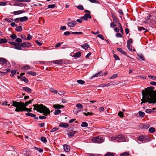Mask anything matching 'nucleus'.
<instances>
[{
    "mask_svg": "<svg viewBox=\"0 0 156 156\" xmlns=\"http://www.w3.org/2000/svg\"><path fill=\"white\" fill-rule=\"evenodd\" d=\"M154 89V87H152L145 88V90H142L143 98L141 104L143 103L147 102L149 103H156V91L153 90Z\"/></svg>",
    "mask_w": 156,
    "mask_h": 156,
    "instance_id": "obj_1",
    "label": "nucleus"
},
{
    "mask_svg": "<svg viewBox=\"0 0 156 156\" xmlns=\"http://www.w3.org/2000/svg\"><path fill=\"white\" fill-rule=\"evenodd\" d=\"M33 106L34 107V110H36L37 112L40 113H44L45 116L50 114V112L49 108L42 104L33 105Z\"/></svg>",
    "mask_w": 156,
    "mask_h": 156,
    "instance_id": "obj_2",
    "label": "nucleus"
},
{
    "mask_svg": "<svg viewBox=\"0 0 156 156\" xmlns=\"http://www.w3.org/2000/svg\"><path fill=\"white\" fill-rule=\"evenodd\" d=\"M33 101V99L30 100L26 102L25 103L21 102H18L17 101H13L12 106L16 107H23L24 106L26 107L29 104H31L32 102V101Z\"/></svg>",
    "mask_w": 156,
    "mask_h": 156,
    "instance_id": "obj_3",
    "label": "nucleus"
},
{
    "mask_svg": "<svg viewBox=\"0 0 156 156\" xmlns=\"http://www.w3.org/2000/svg\"><path fill=\"white\" fill-rule=\"evenodd\" d=\"M112 139L114 141H116L118 142H123L125 141L124 136L121 135H119L115 137H112Z\"/></svg>",
    "mask_w": 156,
    "mask_h": 156,
    "instance_id": "obj_4",
    "label": "nucleus"
},
{
    "mask_svg": "<svg viewBox=\"0 0 156 156\" xmlns=\"http://www.w3.org/2000/svg\"><path fill=\"white\" fill-rule=\"evenodd\" d=\"M138 139L142 143H144L149 141V137L148 136H144L143 135H140L138 137Z\"/></svg>",
    "mask_w": 156,
    "mask_h": 156,
    "instance_id": "obj_5",
    "label": "nucleus"
},
{
    "mask_svg": "<svg viewBox=\"0 0 156 156\" xmlns=\"http://www.w3.org/2000/svg\"><path fill=\"white\" fill-rule=\"evenodd\" d=\"M15 111L17 112L26 111L27 112H31L32 108H28L24 106L23 107H17L15 110Z\"/></svg>",
    "mask_w": 156,
    "mask_h": 156,
    "instance_id": "obj_6",
    "label": "nucleus"
},
{
    "mask_svg": "<svg viewBox=\"0 0 156 156\" xmlns=\"http://www.w3.org/2000/svg\"><path fill=\"white\" fill-rule=\"evenodd\" d=\"M92 141L95 143H101L103 142V139L100 136H98L93 138Z\"/></svg>",
    "mask_w": 156,
    "mask_h": 156,
    "instance_id": "obj_7",
    "label": "nucleus"
},
{
    "mask_svg": "<svg viewBox=\"0 0 156 156\" xmlns=\"http://www.w3.org/2000/svg\"><path fill=\"white\" fill-rule=\"evenodd\" d=\"M22 47H29L31 46V44L30 43L28 42H25L21 43Z\"/></svg>",
    "mask_w": 156,
    "mask_h": 156,
    "instance_id": "obj_8",
    "label": "nucleus"
},
{
    "mask_svg": "<svg viewBox=\"0 0 156 156\" xmlns=\"http://www.w3.org/2000/svg\"><path fill=\"white\" fill-rule=\"evenodd\" d=\"M51 63H53L54 64H61L63 63V61L62 59L53 60L51 61Z\"/></svg>",
    "mask_w": 156,
    "mask_h": 156,
    "instance_id": "obj_9",
    "label": "nucleus"
},
{
    "mask_svg": "<svg viewBox=\"0 0 156 156\" xmlns=\"http://www.w3.org/2000/svg\"><path fill=\"white\" fill-rule=\"evenodd\" d=\"M76 23V22L74 20L68 23V25L71 27H74Z\"/></svg>",
    "mask_w": 156,
    "mask_h": 156,
    "instance_id": "obj_10",
    "label": "nucleus"
},
{
    "mask_svg": "<svg viewBox=\"0 0 156 156\" xmlns=\"http://www.w3.org/2000/svg\"><path fill=\"white\" fill-rule=\"evenodd\" d=\"M91 16L89 14L87 13L84 15V16H83L81 17V18L83 19L84 20H87L88 18L91 19Z\"/></svg>",
    "mask_w": 156,
    "mask_h": 156,
    "instance_id": "obj_11",
    "label": "nucleus"
},
{
    "mask_svg": "<svg viewBox=\"0 0 156 156\" xmlns=\"http://www.w3.org/2000/svg\"><path fill=\"white\" fill-rule=\"evenodd\" d=\"M14 47V48L16 49H17L18 50H22L21 47H22V46H21V43L19 44L16 43Z\"/></svg>",
    "mask_w": 156,
    "mask_h": 156,
    "instance_id": "obj_12",
    "label": "nucleus"
},
{
    "mask_svg": "<svg viewBox=\"0 0 156 156\" xmlns=\"http://www.w3.org/2000/svg\"><path fill=\"white\" fill-rule=\"evenodd\" d=\"M64 149L66 152H68L70 150V147L67 144H65L64 145Z\"/></svg>",
    "mask_w": 156,
    "mask_h": 156,
    "instance_id": "obj_13",
    "label": "nucleus"
},
{
    "mask_svg": "<svg viewBox=\"0 0 156 156\" xmlns=\"http://www.w3.org/2000/svg\"><path fill=\"white\" fill-rule=\"evenodd\" d=\"M7 62V60L6 59L2 58H0V64L4 65Z\"/></svg>",
    "mask_w": 156,
    "mask_h": 156,
    "instance_id": "obj_14",
    "label": "nucleus"
},
{
    "mask_svg": "<svg viewBox=\"0 0 156 156\" xmlns=\"http://www.w3.org/2000/svg\"><path fill=\"white\" fill-rule=\"evenodd\" d=\"M59 126L62 127L67 128L69 127V124L67 123L62 122L60 124Z\"/></svg>",
    "mask_w": 156,
    "mask_h": 156,
    "instance_id": "obj_15",
    "label": "nucleus"
},
{
    "mask_svg": "<svg viewBox=\"0 0 156 156\" xmlns=\"http://www.w3.org/2000/svg\"><path fill=\"white\" fill-rule=\"evenodd\" d=\"M24 11L22 10H18L14 11L13 12V14L15 15H19L24 12Z\"/></svg>",
    "mask_w": 156,
    "mask_h": 156,
    "instance_id": "obj_16",
    "label": "nucleus"
},
{
    "mask_svg": "<svg viewBox=\"0 0 156 156\" xmlns=\"http://www.w3.org/2000/svg\"><path fill=\"white\" fill-rule=\"evenodd\" d=\"M81 52L79 51L77 53L74 54L73 57L74 58H78L81 56Z\"/></svg>",
    "mask_w": 156,
    "mask_h": 156,
    "instance_id": "obj_17",
    "label": "nucleus"
},
{
    "mask_svg": "<svg viewBox=\"0 0 156 156\" xmlns=\"http://www.w3.org/2000/svg\"><path fill=\"white\" fill-rule=\"evenodd\" d=\"M138 30L139 31H142L143 32L145 33L147 32V30L143 27H140L138 28Z\"/></svg>",
    "mask_w": 156,
    "mask_h": 156,
    "instance_id": "obj_18",
    "label": "nucleus"
},
{
    "mask_svg": "<svg viewBox=\"0 0 156 156\" xmlns=\"http://www.w3.org/2000/svg\"><path fill=\"white\" fill-rule=\"evenodd\" d=\"M26 4L23 3H19L18 2H16L13 4V5L16 6H24Z\"/></svg>",
    "mask_w": 156,
    "mask_h": 156,
    "instance_id": "obj_19",
    "label": "nucleus"
},
{
    "mask_svg": "<svg viewBox=\"0 0 156 156\" xmlns=\"http://www.w3.org/2000/svg\"><path fill=\"white\" fill-rule=\"evenodd\" d=\"M81 47L85 50H87V48H90V46L89 44L87 43L84 44L82 45L81 46Z\"/></svg>",
    "mask_w": 156,
    "mask_h": 156,
    "instance_id": "obj_20",
    "label": "nucleus"
},
{
    "mask_svg": "<svg viewBox=\"0 0 156 156\" xmlns=\"http://www.w3.org/2000/svg\"><path fill=\"white\" fill-rule=\"evenodd\" d=\"M28 19V18L27 16H24L20 18V20L21 22H23L27 20Z\"/></svg>",
    "mask_w": 156,
    "mask_h": 156,
    "instance_id": "obj_21",
    "label": "nucleus"
},
{
    "mask_svg": "<svg viewBox=\"0 0 156 156\" xmlns=\"http://www.w3.org/2000/svg\"><path fill=\"white\" fill-rule=\"evenodd\" d=\"M53 107L55 108H64V106L63 105H61L59 104L54 105H53Z\"/></svg>",
    "mask_w": 156,
    "mask_h": 156,
    "instance_id": "obj_22",
    "label": "nucleus"
},
{
    "mask_svg": "<svg viewBox=\"0 0 156 156\" xmlns=\"http://www.w3.org/2000/svg\"><path fill=\"white\" fill-rule=\"evenodd\" d=\"M103 72L102 71H101L98 73H96L93 76V77H97L99 76H100L103 75Z\"/></svg>",
    "mask_w": 156,
    "mask_h": 156,
    "instance_id": "obj_23",
    "label": "nucleus"
},
{
    "mask_svg": "<svg viewBox=\"0 0 156 156\" xmlns=\"http://www.w3.org/2000/svg\"><path fill=\"white\" fill-rule=\"evenodd\" d=\"M76 133V131H72L68 133L67 135L69 136L72 137Z\"/></svg>",
    "mask_w": 156,
    "mask_h": 156,
    "instance_id": "obj_24",
    "label": "nucleus"
},
{
    "mask_svg": "<svg viewBox=\"0 0 156 156\" xmlns=\"http://www.w3.org/2000/svg\"><path fill=\"white\" fill-rule=\"evenodd\" d=\"M117 50L121 53L122 54H124V55H126V52L123 51L122 48H117Z\"/></svg>",
    "mask_w": 156,
    "mask_h": 156,
    "instance_id": "obj_25",
    "label": "nucleus"
},
{
    "mask_svg": "<svg viewBox=\"0 0 156 156\" xmlns=\"http://www.w3.org/2000/svg\"><path fill=\"white\" fill-rule=\"evenodd\" d=\"M23 89L29 93L31 92V90L28 87H23Z\"/></svg>",
    "mask_w": 156,
    "mask_h": 156,
    "instance_id": "obj_26",
    "label": "nucleus"
},
{
    "mask_svg": "<svg viewBox=\"0 0 156 156\" xmlns=\"http://www.w3.org/2000/svg\"><path fill=\"white\" fill-rule=\"evenodd\" d=\"M145 112L147 113L152 114L153 113L154 111L153 110L151 109H147L145 110Z\"/></svg>",
    "mask_w": 156,
    "mask_h": 156,
    "instance_id": "obj_27",
    "label": "nucleus"
},
{
    "mask_svg": "<svg viewBox=\"0 0 156 156\" xmlns=\"http://www.w3.org/2000/svg\"><path fill=\"white\" fill-rule=\"evenodd\" d=\"M26 115L27 116H30L32 117H35L36 116V115L35 114L30 113H27Z\"/></svg>",
    "mask_w": 156,
    "mask_h": 156,
    "instance_id": "obj_28",
    "label": "nucleus"
},
{
    "mask_svg": "<svg viewBox=\"0 0 156 156\" xmlns=\"http://www.w3.org/2000/svg\"><path fill=\"white\" fill-rule=\"evenodd\" d=\"M114 153L110 152H108L105 155V156H114Z\"/></svg>",
    "mask_w": 156,
    "mask_h": 156,
    "instance_id": "obj_29",
    "label": "nucleus"
},
{
    "mask_svg": "<svg viewBox=\"0 0 156 156\" xmlns=\"http://www.w3.org/2000/svg\"><path fill=\"white\" fill-rule=\"evenodd\" d=\"M22 30V28L21 26H19L16 27V30L17 32H20Z\"/></svg>",
    "mask_w": 156,
    "mask_h": 156,
    "instance_id": "obj_30",
    "label": "nucleus"
},
{
    "mask_svg": "<svg viewBox=\"0 0 156 156\" xmlns=\"http://www.w3.org/2000/svg\"><path fill=\"white\" fill-rule=\"evenodd\" d=\"M27 73L34 76H36L37 75L36 73L34 72L33 71H29L27 72Z\"/></svg>",
    "mask_w": 156,
    "mask_h": 156,
    "instance_id": "obj_31",
    "label": "nucleus"
},
{
    "mask_svg": "<svg viewBox=\"0 0 156 156\" xmlns=\"http://www.w3.org/2000/svg\"><path fill=\"white\" fill-rule=\"evenodd\" d=\"M76 106L78 109H82L83 108V106L80 103L77 104Z\"/></svg>",
    "mask_w": 156,
    "mask_h": 156,
    "instance_id": "obj_32",
    "label": "nucleus"
},
{
    "mask_svg": "<svg viewBox=\"0 0 156 156\" xmlns=\"http://www.w3.org/2000/svg\"><path fill=\"white\" fill-rule=\"evenodd\" d=\"M116 23H118V24H119V27L120 29V32L122 34H123V29L122 28V26L119 22H116Z\"/></svg>",
    "mask_w": 156,
    "mask_h": 156,
    "instance_id": "obj_33",
    "label": "nucleus"
},
{
    "mask_svg": "<svg viewBox=\"0 0 156 156\" xmlns=\"http://www.w3.org/2000/svg\"><path fill=\"white\" fill-rule=\"evenodd\" d=\"M129 154L128 152H125L120 154V156H129Z\"/></svg>",
    "mask_w": 156,
    "mask_h": 156,
    "instance_id": "obj_34",
    "label": "nucleus"
},
{
    "mask_svg": "<svg viewBox=\"0 0 156 156\" xmlns=\"http://www.w3.org/2000/svg\"><path fill=\"white\" fill-rule=\"evenodd\" d=\"M7 40L5 39H0V43L2 44L3 43H5L7 42Z\"/></svg>",
    "mask_w": 156,
    "mask_h": 156,
    "instance_id": "obj_35",
    "label": "nucleus"
},
{
    "mask_svg": "<svg viewBox=\"0 0 156 156\" xmlns=\"http://www.w3.org/2000/svg\"><path fill=\"white\" fill-rule=\"evenodd\" d=\"M41 141L44 143H45L47 141L46 139L43 136H42L41 137Z\"/></svg>",
    "mask_w": 156,
    "mask_h": 156,
    "instance_id": "obj_36",
    "label": "nucleus"
},
{
    "mask_svg": "<svg viewBox=\"0 0 156 156\" xmlns=\"http://www.w3.org/2000/svg\"><path fill=\"white\" fill-rule=\"evenodd\" d=\"M7 2H0V6H5L7 5Z\"/></svg>",
    "mask_w": 156,
    "mask_h": 156,
    "instance_id": "obj_37",
    "label": "nucleus"
},
{
    "mask_svg": "<svg viewBox=\"0 0 156 156\" xmlns=\"http://www.w3.org/2000/svg\"><path fill=\"white\" fill-rule=\"evenodd\" d=\"M148 16H147L146 21L145 23H147L149 22L150 20V18L151 17V16L150 14H148Z\"/></svg>",
    "mask_w": 156,
    "mask_h": 156,
    "instance_id": "obj_38",
    "label": "nucleus"
},
{
    "mask_svg": "<svg viewBox=\"0 0 156 156\" xmlns=\"http://www.w3.org/2000/svg\"><path fill=\"white\" fill-rule=\"evenodd\" d=\"M23 69H24L26 70H28L30 69V67L28 66H24L22 67Z\"/></svg>",
    "mask_w": 156,
    "mask_h": 156,
    "instance_id": "obj_39",
    "label": "nucleus"
},
{
    "mask_svg": "<svg viewBox=\"0 0 156 156\" xmlns=\"http://www.w3.org/2000/svg\"><path fill=\"white\" fill-rule=\"evenodd\" d=\"M77 82L78 83H79L80 84H83L85 83V81L84 80H77Z\"/></svg>",
    "mask_w": 156,
    "mask_h": 156,
    "instance_id": "obj_40",
    "label": "nucleus"
},
{
    "mask_svg": "<svg viewBox=\"0 0 156 156\" xmlns=\"http://www.w3.org/2000/svg\"><path fill=\"white\" fill-rule=\"evenodd\" d=\"M127 47L128 48V49L129 51H131L132 50V49L131 47H130V44L129 43V41H127Z\"/></svg>",
    "mask_w": 156,
    "mask_h": 156,
    "instance_id": "obj_41",
    "label": "nucleus"
},
{
    "mask_svg": "<svg viewBox=\"0 0 156 156\" xmlns=\"http://www.w3.org/2000/svg\"><path fill=\"white\" fill-rule=\"evenodd\" d=\"M139 114L140 116L143 117L145 116V113L144 112L142 111H139Z\"/></svg>",
    "mask_w": 156,
    "mask_h": 156,
    "instance_id": "obj_42",
    "label": "nucleus"
},
{
    "mask_svg": "<svg viewBox=\"0 0 156 156\" xmlns=\"http://www.w3.org/2000/svg\"><path fill=\"white\" fill-rule=\"evenodd\" d=\"M81 126L82 127H86L88 126V124L86 122H83L81 124Z\"/></svg>",
    "mask_w": 156,
    "mask_h": 156,
    "instance_id": "obj_43",
    "label": "nucleus"
},
{
    "mask_svg": "<svg viewBox=\"0 0 156 156\" xmlns=\"http://www.w3.org/2000/svg\"><path fill=\"white\" fill-rule=\"evenodd\" d=\"M76 7L79 10H83L84 9L83 7V6L81 5H79L77 6H76Z\"/></svg>",
    "mask_w": 156,
    "mask_h": 156,
    "instance_id": "obj_44",
    "label": "nucleus"
},
{
    "mask_svg": "<svg viewBox=\"0 0 156 156\" xmlns=\"http://www.w3.org/2000/svg\"><path fill=\"white\" fill-rule=\"evenodd\" d=\"M109 85V83H108V84H100L99 86L100 87H108Z\"/></svg>",
    "mask_w": 156,
    "mask_h": 156,
    "instance_id": "obj_45",
    "label": "nucleus"
},
{
    "mask_svg": "<svg viewBox=\"0 0 156 156\" xmlns=\"http://www.w3.org/2000/svg\"><path fill=\"white\" fill-rule=\"evenodd\" d=\"M61 111L59 109H57L55 111V112L54 114L55 115H57L61 113Z\"/></svg>",
    "mask_w": 156,
    "mask_h": 156,
    "instance_id": "obj_46",
    "label": "nucleus"
},
{
    "mask_svg": "<svg viewBox=\"0 0 156 156\" xmlns=\"http://www.w3.org/2000/svg\"><path fill=\"white\" fill-rule=\"evenodd\" d=\"M22 80L24 81L26 83H27L28 82V80L27 78L24 76H23L21 78Z\"/></svg>",
    "mask_w": 156,
    "mask_h": 156,
    "instance_id": "obj_47",
    "label": "nucleus"
},
{
    "mask_svg": "<svg viewBox=\"0 0 156 156\" xmlns=\"http://www.w3.org/2000/svg\"><path fill=\"white\" fill-rule=\"evenodd\" d=\"M83 113L86 116H87L88 115H92L94 114L92 112H87V113L84 112Z\"/></svg>",
    "mask_w": 156,
    "mask_h": 156,
    "instance_id": "obj_48",
    "label": "nucleus"
},
{
    "mask_svg": "<svg viewBox=\"0 0 156 156\" xmlns=\"http://www.w3.org/2000/svg\"><path fill=\"white\" fill-rule=\"evenodd\" d=\"M155 129L153 127H151L149 129V131L151 133L154 132L155 131Z\"/></svg>",
    "mask_w": 156,
    "mask_h": 156,
    "instance_id": "obj_49",
    "label": "nucleus"
},
{
    "mask_svg": "<svg viewBox=\"0 0 156 156\" xmlns=\"http://www.w3.org/2000/svg\"><path fill=\"white\" fill-rule=\"evenodd\" d=\"M118 115L120 117H124L123 113L122 112H119L118 113Z\"/></svg>",
    "mask_w": 156,
    "mask_h": 156,
    "instance_id": "obj_50",
    "label": "nucleus"
},
{
    "mask_svg": "<svg viewBox=\"0 0 156 156\" xmlns=\"http://www.w3.org/2000/svg\"><path fill=\"white\" fill-rule=\"evenodd\" d=\"M138 56L142 60L144 61V56L142 55V54H140L139 55H138Z\"/></svg>",
    "mask_w": 156,
    "mask_h": 156,
    "instance_id": "obj_51",
    "label": "nucleus"
},
{
    "mask_svg": "<svg viewBox=\"0 0 156 156\" xmlns=\"http://www.w3.org/2000/svg\"><path fill=\"white\" fill-rule=\"evenodd\" d=\"M15 41L18 43H21L22 42V40L20 38H18L16 39Z\"/></svg>",
    "mask_w": 156,
    "mask_h": 156,
    "instance_id": "obj_52",
    "label": "nucleus"
},
{
    "mask_svg": "<svg viewBox=\"0 0 156 156\" xmlns=\"http://www.w3.org/2000/svg\"><path fill=\"white\" fill-rule=\"evenodd\" d=\"M55 7V5L54 4L49 5L48 6V8H54Z\"/></svg>",
    "mask_w": 156,
    "mask_h": 156,
    "instance_id": "obj_53",
    "label": "nucleus"
},
{
    "mask_svg": "<svg viewBox=\"0 0 156 156\" xmlns=\"http://www.w3.org/2000/svg\"><path fill=\"white\" fill-rule=\"evenodd\" d=\"M16 35L15 34H12L10 36V37L12 39H14L16 37Z\"/></svg>",
    "mask_w": 156,
    "mask_h": 156,
    "instance_id": "obj_54",
    "label": "nucleus"
},
{
    "mask_svg": "<svg viewBox=\"0 0 156 156\" xmlns=\"http://www.w3.org/2000/svg\"><path fill=\"white\" fill-rule=\"evenodd\" d=\"M50 90L52 92L55 93V94H57V93H58V92H57V90H54L53 88H51L50 89Z\"/></svg>",
    "mask_w": 156,
    "mask_h": 156,
    "instance_id": "obj_55",
    "label": "nucleus"
},
{
    "mask_svg": "<svg viewBox=\"0 0 156 156\" xmlns=\"http://www.w3.org/2000/svg\"><path fill=\"white\" fill-rule=\"evenodd\" d=\"M5 21L9 23H11L12 21V19L5 18Z\"/></svg>",
    "mask_w": 156,
    "mask_h": 156,
    "instance_id": "obj_56",
    "label": "nucleus"
},
{
    "mask_svg": "<svg viewBox=\"0 0 156 156\" xmlns=\"http://www.w3.org/2000/svg\"><path fill=\"white\" fill-rule=\"evenodd\" d=\"M117 76V74H114L110 78V79H113L116 78Z\"/></svg>",
    "mask_w": 156,
    "mask_h": 156,
    "instance_id": "obj_57",
    "label": "nucleus"
},
{
    "mask_svg": "<svg viewBox=\"0 0 156 156\" xmlns=\"http://www.w3.org/2000/svg\"><path fill=\"white\" fill-rule=\"evenodd\" d=\"M116 26V25L115 24L114 22L112 23L110 25V27H114Z\"/></svg>",
    "mask_w": 156,
    "mask_h": 156,
    "instance_id": "obj_58",
    "label": "nucleus"
},
{
    "mask_svg": "<svg viewBox=\"0 0 156 156\" xmlns=\"http://www.w3.org/2000/svg\"><path fill=\"white\" fill-rule=\"evenodd\" d=\"M66 26H63L60 27V30H64L66 29Z\"/></svg>",
    "mask_w": 156,
    "mask_h": 156,
    "instance_id": "obj_59",
    "label": "nucleus"
},
{
    "mask_svg": "<svg viewBox=\"0 0 156 156\" xmlns=\"http://www.w3.org/2000/svg\"><path fill=\"white\" fill-rule=\"evenodd\" d=\"M116 37H122V35L119 33H118L116 34Z\"/></svg>",
    "mask_w": 156,
    "mask_h": 156,
    "instance_id": "obj_60",
    "label": "nucleus"
},
{
    "mask_svg": "<svg viewBox=\"0 0 156 156\" xmlns=\"http://www.w3.org/2000/svg\"><path fill=\"white\" fill-rule=\"evenodd\" d=\"M97 37L101 39L102 40H104V39L103 37L101 34H98L97 36Z\"/></svg>",
    "mask_w": 156,
    "mask_h": 156,
    "instance_id": "obj_61",
    "label": "nucleus"
},
{
    "mask_svg": "<svg viewBox=\"0 0 156 156\" xmlns=\"http://www.w3.org/2000/svg\"><path fill=\"white\" fill-rule=\"evenodd\" d=\"M104 110V108L103 107H101L98 109V111L100 112H103Z\"/></svg>",
    "mask_w": 156,
    "mask_h": 156,
    "instance_id": "obj_62",
    "label": "nucleus"
},
{
    "mask_svg": "<svg viewBox=\"0 0 156 156\" xmlns=\"http://www.w3.org/2000/svg\"><path fill=\"white\" fill-rule=\"evenodd\" d=\"M32 36L30 34H28L27 37V39L28 40H30L32 38Z\"/></svg>",
    "mask_w": 156,
    "mask_h": 156,
    "instance_id": "obj_63",
    "label": "nucleus"
},
{
    "mask_svg": "<svg viewBox=\"0 0 156 156\" xmlns=\"http://www.w3.org/2000/svg\"><path fill=\"white\" fill-rule=\"evenodd\" d=\"M35 42H36V43L37 44L40 46H41L42 45V44L41 43V42H39L37 40H36L35 41Z\"/></svg>",
    "mask_w": 156,
    "mask_h": 156,
    "instance_id": "obj_64",
    "label": "nucleus"
}]
</instances>
